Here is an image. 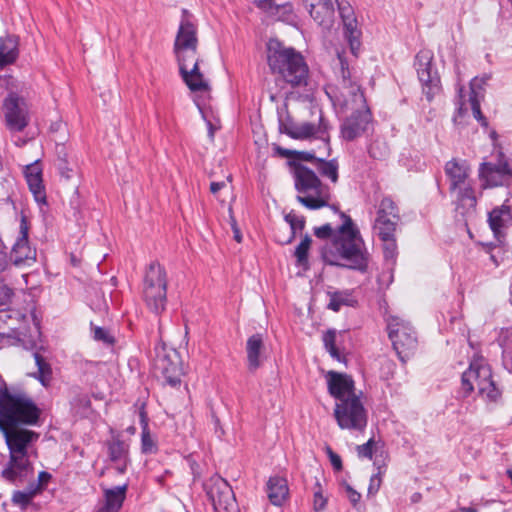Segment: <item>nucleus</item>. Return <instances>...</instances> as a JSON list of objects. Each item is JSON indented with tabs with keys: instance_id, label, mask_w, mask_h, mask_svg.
<instances>
[{
	"instance_id": "nucleus-1",
	"label": "nucleus",
	"mask_w": 512,
	"mask_h": 512,
	"mask_svg": "<svg viewBox=\"0 0 512 512\" xmlns=\"http://www.w3.org/2000/svg\"><path fill=\"white\" fill-rule=\"evenodd\" d=\"M336 74L339 86L336 92L327 95L343 112L351 111V114L341 125V135L347 141H353L367 130L372 114L367 105L364 92L361 88V73L350 65L345 57V52L337 53Z\"/></svg>"
},
{
	"instance_id": "nucleus-2",
	"label": "nucleus",
	"mask_w": 512,
	"mask_h": 512,
	"mask_svg": "<svg viewBox=\"0 0 512 512\" xmlns=\"http://www.w3.org/2000/svg\"><path fill=\"white\" fill-rule=\"evenodd\" d=\"M267 62L273 74H277L291 87L306 86L309 68L303 55L292 47H287L277 39L267 43Z\"/></svg>"
},
{
	"instance_id": "nucleus-3",
	"label": "nucleus",
	"mask_w": 512,
	"mask_h": 512,
	"mask_svg": "<svg viewBox=\"0 0 512 512\" xmlns=\"http://www.w3.org/2000/svg\"><path fill=\"white\" fill-rule=\"evenodd\" d=\"M17 427L5 426V429H0L10 454L7 466L3 469L1 475L12 484L23 482L33 473V467L28 456V446L38 438L37 433L27 429H17Z\"/></svg>"
},
{
	"instance_id": "nucleus-4",
	"label": "nucleus",
	"mask_w": 512,
	"mask_h": 512,
	"mask_svg": "<svg viewBox=\"0 0 512 512\" xmlns=\"http://www.w3.org/2000/svg\"><path fill=\"white\" fill-rule=\"evenodd\" d=\"M343 224L339 228V236L334 241V248L337 255L345 261V263L336 262L329 259L326 255L325 259L330 265L344 267L365 273L368 269L369 254L364 248V242L359 230L355 227L351 218L345 216Z\"/></svg>"
},
{
	"instance_id": "nucleus-5",
	"label": "nucleus",
	"mask_w": 512,
	"mask_h": 512,
	"mask_svg": "<svg viewBox=\"0 0 512 512\" xmlns=\"http://www.w3.org/2000/svg\"><path fill=\"white\" fill-rule=\"evenodd\" d=\"M41 410L32 398L21 390L0 386V429L5 426L35 425Z\"/></svg>"
},
{
	"instance_id": "nucleus-6",
	"label": "nucleus",
	"mask_w": 512,
	"mask_h": 512,
	"mask_svg": "<svg viewBox=\"0 0 512 512\" xmlns=\"http://www.w3.org/2000/svg\"><path fill=\"white\" fill-rule=\"evenodd\" d=\"M294 186L297 201L308 209L316 210L328 205L330 190L318 178L316 173L302 164H294Z\"/></svg>"
},
{
	"instance_id": "nucleus-7",
	"label": "nucleus",
	"mask_w": 512,
	"mask_h": 512,
	"mask_svg": "<svg viewBox=\"0 0 512 512\" xmlns=\"http://www.w3.org/2000/svg\"><path fill=\"white\" fill-rule=\"evenodd\" d=\"M400 219L397 204L391 197H383L377 208L373 233L382 241L386 259H393L397 254L395 233Z\"/></svg>"
},
{
	"instance_id": "nucleus-8",
	"label": "nucleus",
	"mask_w": 512,
	"mask_h": 512,
	"mask_svg": "<svg viewBox=\"0 0 512 512\" xmlns=\"http://www.w3.org/2000/svg\"><path fill=\"white\" fill-rule=\"evenodd\" d=\"M479 396L488 401H496L500 397V391L492 379V371L483 357L474 358L469 368L461 377V392L463 397H468L474 391L475 385Z\"/></svg>"
},
{
	"instance_id": "nucleus-9",
	"label": "nucleus",
	"mask_w": 512,
	"mask_h": 512,
	"mask_svg": "<svg viewBox=\"0 0 512 512\" xmlns=\"http://www.w3.org/2000/svg\"><path fill=\"white\" fill-rule=\"evenodd\" d=\"M445 173L450 180V191L457 192L456 211L466 215L476 207V196L473 188L467 182L469 168L465 162L452 159L445 164Z\"/></svg>"
},
{
	"instance_id": "nucleus-10",
	"label": "nucleus",
	"mask_w": 512,
	"mask_h": 512,
	"mask_svg": "<svg viewBox=\"0 0 512 512\" xmlns=\"http://www.w3.org/2000/svg\"><path fill=\"white\" fill-rule=\"evenodd\" d=\"M167 273L159 262H151L143 280V299L155 314L162 313L167 304Z\"/></svg>"
},
{
	"instance_id": "nucleus-11",
	"label": "nucleus",
	"mask_w": 512,
	"mask_h": 512,
	"mask_svg": "<svg viewBox=\"0 0 512 512\" xmlns=\"http://www.w3.org/2000/svg\"><path fill=\"white\" fill-rule=\"evenodd\" d=\"M334 417L341 429L354 431H363L368 421L367 411L357 395H351L337 402Z\"/></svg>"
},
{
	"instance_id": "nucleus-12",
	"label": "nucleus",
	"mask_w": 512,
	"mask_h": 512,
	"mask_svg": "<svg viewBox=\"0 0 512 512\" xmlns=\"http://www.w3.org/2000/svg\"><path fill=\"white\" fill-rule=\"evenodd\" d=\"M433 60L434 54L428 49L420 50L414 60V67L422 85V92L429 102L442 90L440 76Z\"/></svg>"
},
{
	"instance_id": "nucleus-13",
	"label": "nucleus",
	"mask_w": 512,
	"mask_h": 512,
	"mask_svg": "<svg viewBox=\"0 0 512 512\" xmlns=\"http://www.w3.org/2000/svg\"><path fill=\"white\" fill-rule=\"evenodd\" d=\"M387 329L398 358L405 363L417 347V338L412 327L399 317H391Z\"/></svg>"
},
{
	"instance_id": "nucleus-14",
	"label": "nucleus",
	"mask_w": 512,
	"mask_h": 512,
	"mask_svg": "<svg viewBox=\"0 0 512 512\" xmlns=\"http://www.w3.org/2000/svg\"><path fill=\"white\" fill-rule=\"evenodd\" d=\"M206 493L215 512H238L239 507L229 483L216 475L205 484Z\"/></svg>"
},
{
	"instance_id": "nucleus-15",
	"label": "nucleus",
	"mask_w": 512,
	"mask_h": 512,
	"mask_svg": "<svg viewBox=\"0 0 512 512\" xmlns=\"http://www.w3.org/2000/svg\"><path fill=\"white\" fill-rule=\"evenodd\" d=\"M6 127L10 131H23L29 123L28 109L24 98L10 92L3 101Z\"/></svg>"
},
{
	"instance_id": "nucleus-16",
	"label": "nucleus",
	"mask_w": 512,
	"mask_h": 512,
	"mask_svg": "<svg viewBox=\"0 0 512 512\" xmlns=\"http://www.w3.org/2000/svg\"><path fill=\"white\" fill-rule=\"evenodd\" d=\"M28 233L29 223L27 217L22 215L19 225V235L10 253V261L15 266H30L36 261V249L29 245Z\"/></svg>"
},
{
	"instance_id": "nucleus-17",
	"label": "nucleus",
	"mask_w": 512,
	"mask_h": 512,
	"mask_svg": "<svg viewBox=\"0 0 512 512\" xmlns=\"http://www.w3.org/2000/svg\"><path fill=\"white\" fill-rule=\"evenodd\" d=\"M281 131L293 139H308L314 137L328 140V125L322 116H320L318 125L310 122H289L281 126Z\"/></svg>"
},
{
	"instance_id": "nucleus-18",
	"label": "nucleus",
	"mask_w": 512,
	"mask_h": 512,
	"mask_svg": "<svg viewBox=\"0 0 512 512\" xmlns=\"http://www.w3.org/2000/svg\"><path fill=\"white\" fill-rule=\"evenodd\" d=\"M328 391L338 402L355 394V383L351 376L335 371H329Z\"/></svg>"
},
{
	"instance_id": "nucleus-19",
	"label": "nucleus",
	"mask_w": 512,
	"mask_h": 512,
	"mask_svg": "<svg viewBox=\"0 0 512 512\" xmlns=\"http://www.w3.org/2000/svg\"><path fill=\"white\" fill-rule=\"evenodd\" d=\"M480 175L485 177L487 182L492 186L502 185V179H497L496 176L510 177L512 176V168L509 165L508 158L500 152L498 154L497 163H482L480 167Z\"/></svg>"
},
{
	"instance_id": "nucleus-20",
	"label": "nucleus",
	"mask_w": 512,
	"mask_h": 512,
	"mask_svg": "<svg viewBox=\"0 0 512 512\" xmlns=\"http://www.w3.org/2000/svg\"><path fill=\"white\" fill-rule=\"evenodd\" d=\"M340 16L343 20L344 34L349 43L351 53L357 57L360 48L359 31L356 29V19L349 4L338 3Z\"/></svg>"
},
{
	"instance_id": "nucleus-21",
	"label": "nucleus",
	"mask_w": 512,
	"mask_h": 512,
	"mask_svg": "<svg viewBox=\"0 0 512 512\" xmlns=\"http://www.w3.org/2000/svg\"><path fill=\"white\" fill-rule=\"evenodd\" d=\"M155 369L171 387L180 385L182 369L179 361L172 360L168 355L158 356L155 360Z\"/></svg>"
},
{
	"instance_id": "nucleus-22",
	"label": "nucleus",
	"mask_w": 512,
	"mask_h": 512,
	"mask_svg": "<svg viewBox=\"0 0 512 512\" xmlns=\"http://www.w3.org/2000/svg\"><path fill=\"white\" fill-rule=\"evenodd\" d=\"M198 46L197 28L186 16L184 11L174 42V49L193 48Z\"/></svg>"
},
{
	"instance_id": "nucleus-23",
	"label": "nucleus",
	"mask_w": 512,
	"mask_h": 512,
	"mask_svg": "<svg viewBox=\"0 0 512 512\" xmlns=\"http://www.w3.org/2000/svg\"><path fill=\"white\" fill-rule=\"evenodd\" d=\"M25 178L35 200L38 203L45 204L46 193L42 180V169L37 162L26 166Z\"/></svg>"
},
{
	"instance_id": "nucleus-24",
	"label": "nucleus",
	"mask_w": 512,
	"mask_h": 512,
	"mask_svg": "<svg viewBox=\"0 0 512 512\" xmlns=\"http://www.w3.org/2000/svg\"><path fill=\"white\" fill-rule=\"evenodd\" d=\"M267 497L271 504L281 506L289 496V487L284 477L271 476L266 484Z\"/></svg>"
},
{
	"instance_id": "nucleus-25",
	"label": "nucleus",
	"mask_w": 512,
	"mask_h": 512,
	"mask_svg": "<svg viewBox=\"0 0 512 512\" xmlns=\"http://www.w3.org/2000/svg\"><path fill=\"white\" fill-rule=\"evenodd\" d=\"M488 222L496 237H499L503 229L512 225V212L510 206L502 204L494 208L488 215Z\"/></svg>"
},
{
	"instance_id": "nucleus-26",
	"label": "nucleus",
	"mask_w": 512,
	"mask_h": 512,
	"mask_svg": "<svg viewBox=\"0 0 512 512\" xmlns=\"http://www.w3.org/2000/svg\"><path fill=\"white\" fill-rule=\"evenodd\" d=\"M264 351V337L261 333L250 336L246 343L247 364L249 371H256L262 364L261 356Z\"/></svg>"
},
{
	"instance_id": "nucleus-27",
	"label": "nucleus",
	"mask_w": 512,
	"mask_h": 512,
	"mask_svg": "<svg viewBox=\"0 0 512 512\" xmlns=\"http://www.w3.org/2000/svg\"><path fill=\"white\" fill-rule=\"evenodd\" d=\"M26 316L19 310L11 308L0 309V336H10L20 328Z\"/></svg>"
},
{
	"instance_id": "nucleus-28",
	"label": "nucleus",
	"mask_w": 512,
	"mask_h": 512,
	"mask_svg": "<svg viewBox=\"0 0 512 512\" xmlns=\"http://www.w3.org/2000/svg\"><path fill=\"white\" fill-rule=\"evenodd\" d=\"M180 75L191 91H205L208 90V82L204 79V75L200 71L199 62H194L191 69L182 68Z\"/></svg>"
},
{
	"instance_id": "nucleus-29",
	"label": "nucleus",
	"mask_w": 512,
	"mask_h": 512,
	"mask_svg": "<svg viewBox=\"0 0 512 512\" xmlns=\"http://www.w3.org/2000/svg\"><path fill=\"white\" fill-rule=\"evenodd\" d=\"M18 38L6 35L0 38V69L12 64L18 57Z\"/></svg>"
},
{
	"instance_id": "nucleus-30",
	"label": "nucleus",
	"mask_w": 512,
	"mask_h": 512,
	"mask_svg": "<svg viewBox=\"0 0 512 512\" xmlns=\"http://www.w3.org/2000/svg\"><path fill=\"white\" fill-rule=\"evenodd\" d=\"M128 485L117 486L104 491V506L109 508L113 512H118L126 498Z\"/></svg>"
},
{
	"instance_id": "nucleus-31",
	"label": "nucleus",
	"mask_w": 512,
	"mask_h": 512,
	"mask_svg": "<svg viewBox=\"0 0 512 512\" xmlns=\"http://www.w3.org/2000/svg\"><path fill=\"white\" fill-rule=\"evenodd\" d=\"M327 295L329 297L327 308L334 312H339L342 306L353 307L357 303L351 290L328 292Z\"/></svg>"
},
{
	"instance_id": "nucleus-32",
	"label": "nucleus",
	"mask_w": 512,
	"mask_h": 512,
	"mask_svg": "<svg viewBox=\"0 0 512 512\" xmlns=\"http://www.w3.org/2000/svg\"><path fill=\"white\" fill-rule=\"evenodd\" d=\"M337 0H331V14L325 15L324 0H319L317 4H310L309 13L311 17L321 26L328 27L332 24L334 17V6Z\"/></svg>"
},
{
	"instance_id": "nucleus-33",
	"label": "nucleus",
	"mask_w": 512,
	"mask_h": 512,
	"mask_svg": "<svg viewBox=\"0 0 512 512\" xmlns=\"http://www.w3.org/2000/svg\"><path fill=\"white\" fill-rule=\"evenodd\" d=\"M108 451L111 461L121 462L126 460L128 446L119 437H115L108 443Z\"/></svg>"
},
{
	"instance_id": "nucleus-34",
	"label": "nucleus",
	"mask_w": 512,
	"mask_h": 512,
	"mask_svg": "<svg viewBox=\"0 0 512 512\" xmlns=\"http://www.w3.org/2000/svg\"><path fill=\"white\" fill-rule=\"evenodd\" d=\"M174 53L179 65V71H181L182 68H188L189 65H193L194 62H199L197 47L174 49Z\"/></svg>"
},
{
	"instance_id": "nucleus-35",
	"label": "nucleus",
	"mask_w": 512,
	"mask_h": 512,
	"mask_svg": "<svg viewBox=\"0 0 512 512\" xmlns=\"http://www.w3.org/2000/svg\"><path fill=\"white\" fill-rule=\"evenodd\" d=\"M35 363L37 365L38 371L35 374V377L40 381L43 386H47L50 383L52 376V369L49 363L43 358L39 353L33 354Z\"/></svg>"
},
{
	"instance_id": "nucleus-36",
	"label": "nucleus",
	"mask_w": 512,
	"mask_h": 512,
	"mask_svg": "<svg viewBox=\"0 0 512 512\" xmlns=\"http://www.w3.org/2000/svg\"><path fill=\"white\" fill-rule=\"evenodd\" d=\"M142 433H141V451L144 454H154L157 452V444L156 441L150 434L148 423L145 420V416L142 414Z\"/></svg>"
},
{
	"instance_id": "nucleus-37",
	"label": "nucleus",
	"mask_w": 512,
	"mask_h": 512,
	"mask_svg": "<svg viewBox=\"0 0 512 512\" xmlns=\"http://www.w3.org/2000/svg\"><path fill=\"white\" fill-rule=\"evenodd\" d=\"M384 451L382 450L380 455L376 454L374 460V466L377 468V473L373 474L370 478V483L368 487V494H376L382 483V474L386 471V465L383 462L380 464L379 457H383Z\"/></svg>"
},
{
	"instance_id": "nucleus-38",
	"label": "nucleus",
	"mask_w": 512,
	"mask_h": 512,
	"mask_svg": "<svg viewBox=\"0 0 512 512\" xmlns=\"http://www.w3.org/2000/svg\"><path fill=\"white\" fill-rule=\"evenodd\" d=\"M318 161V171L323 177L329 178L333 183H337L338 181V162L335 159L332 160H324L317 159Z\"/></svg>"
},
{
	"instance_id": "nucleus-39",
	"label": "nucleus",
	"mask_w": 512,
	"mask_h": 512,
	"mask_svg": "<svg viewBox=\"0 0 512 512\" xmlns=\"http://www.w3.org/2000/svg\"><path fill=\"white\" fill-rule=\"evenodd\" d=\"M284 219L290 226V236L286 241V243H289L295 237L297 231H302L304 229L305 218L296 214L294 211H290L285 215Z\"/></svg>"
},
{
	"instance_id": "nucleus-40",
	"label": "nucleus",
	"mask_w": 512,
	"mask_h": 512,
	"mask_svg": "<svg viewBox=\"0 0 512 512\" xmlns=\"http://www.w3.org/2000/svg\"><path fill=\"white\" fill-rule=\"evenodd\" d=\"M324 347L329 352L332 358L342 361V355L338 348L336 347V330L329 329L327 330L322 337Z\"/></svg>"
},
{
	"instance_id": "nucleus-41",
	"label": "nucleus",
	"mask_w": 512,
	"mask_h": 512,
	"mask_svg": "<svg viewBox=\"0 0 512 512\" xmlns=\"http://www.w3.org/2000/svg\"><path fill=\"white\" fill-rule=\"evenodd\" d=\"M482 97H483V95H481L479 93H474V92L469 93L468 102H469V105L472 110L474 118L480 123L481 126L487 127L488 126L487 119L482 114L481 107H480V98H482Z\"/></svg>"
},
{
	"instance_id": "nucleus-42",
	"label": "nucleus",
	"mask_w": 512,
	"mask_h": 512,
	"mask_svg": "<svg viewBox=\"0 0 512 512\" xmlns=\"http://www.w3.org/2000/svg\"><path fill=\"white\" fill-rule=\"evenodd\" d=\"M312 239L306 235L295 249V257L298 266L306 267L308 265V252Z\"/></svg>"
},
{
	"instance_id": "nucleus-43",
	"label": "nucleus",
	"mask_w": 512,
	"mask_h": 512,
	"mask_svg": "<svg viewBox=\"0 0 512 512\" xmlns=\"http://www.w3.org/2000/svg\"><path fill=\"white\" fill-rule=\"evenodd\" d=\"M37 494V489L30 487L29 491H14L12 495V503L19 506L22 510H25L31 503L34 496Z\"/></svg>"
},
{
	"instance_id": "nucleus-44",
	"label": "nucleus",
	"mask_w": 512,
	"mask_h": 512,
	"mask_svg": "<svg viewBox=\"0 0 512 512\" xmlns=\"http://www.w3.org/2000/svg\"><path fill=\"white\" fill-rule=\"evenodd\" d=\"M378 446L373 438H370L366 443L357 446L358 456L361 458L372 459L373 454L377 453Z\"/></svg>"
},
{
	"instance_id": "nucleus-45",
	"label": "nucleus",
	"mask_w": 512,
	"mask_h": 512,
	"mask_svg": "<svg viewBox=\"0 0 512 512\" xmlns=\"http://www.w3.org/2000/svg\"><path fill=\"white\" fill-rule=\"evenodd\" d=\"M13 296V288L5 282L3 277H0V306L10 303Z\"/></svg>"
},
{
	"instance_id": "nucleus-46",
	"label": "nucleus",
	"mask_w": 512,
	"mask_h": 512,
	"mask_svg": "<svg viewBox=\"0 0 512 512\" xmlns=\"http://www.w3.org/2000/svg\"><path fill=\"white\" fill-rule=\"evenodd\" d=\"M313 496V509L316 512L322 511L325 509L327 504V498H325L322 494V487L319 482H316Z\"/></svg>"
},
{
	"instance_id": "nucleus-47",
	"label": "nucleus",
	"mask_w": 512,
	"mask_h": 512,
	"mask_svg": "<svg viewBox=\"0 0 512 512\" xmlns=\"http://www.w3.org/2000/svg\"><path fill=\"white\" fill-rule=\"evenodd\" d=\"M93 338L96 341H102L106 344H112L114 342V339L111 335H109L108 331L101 327H93Z\"/></svg>"
},
{
	"instance_id": "nucleus-48",
	"label": "nucleus",
	"mask_w": 512,
	"mask_h": 512,
	"mask_svg": "<svg viewBox=\"0 0 512 512\" xmlns=\"http://www.w3.org/2000/svg\"><path fill=\"white\" fill-rule=\"evenodd\" d=\"M283 155L294 157L298 160L303 161H313L317 160L313 153L305 152V151H290V150H282Z\"/></svg>"
},
{
	"instance_id": "nucleus-49",
	"label": "nucleus",
	"mask_w": 512,
	"mask_h": 512,
	"mask_svg": "<svg viewBox=\"0 0 512 512\" xmlns=\"http://www.w3.org/2000/svg\"><path fill=\"white\" fill-rule=\"evenodd\" d=\"M490 79V75H484L483 77H475L470 82V93H479L478 90H482L483 86L486 85L487 81Z\"/></svg>"
},
{
	"instance_id": "nucleus-50",
	"label": "nucleus",
	"mask_w": 512,
	"mask_h": 512,
	"mask_svg": "<svg viewBox=\"0 0 512 512\" xmlns=\"http://www.w3.org/2000/svg\"><path fill=\"white\" fill-rule=\"evenodd\" d=\"M490 79V75H484L483 77H475L470 82V93H479L478 90H482L483 86L486 85L487 81Z\"/></svg>"
},
{
	"instance_id": "nucleus-51",
	"label": "nucleus",
	"mask_w": 512,
	"mask_h": 512,
	"mask_svg": "<svg viewBox=\"0 0 512 512\" xmlns=\"http://www.w3.org/2000/svg\"><path fill=\"white\" fill-rule=\"evenodd\" d=\"M490 79V75H484L483 77H475L470 82V93H479L478 90H482L483 86L486 85L487 81Z\"/></svg>"
},
{
	"instance_id": "nucleus-52",
	"label": "nucleus",
	"mask_w": 512,
	"mask_h": 512,
	"mask_svg": "<svg viewBox=\"0 0 512 512\" xmlns=\"http://www.w3.org/2000/svg\"><path fill=\"white\" fill-rule=\"evenodd\" d=\"M333 229L330 224L314 228V235L319 239H328L332 236Z\"/></svg>"
},
{
	"instance_id": "nucleus-53",
	"label": "nucleus",
	"mask_w": 512,
	"mask_h": 512,
	"mask_svg": "<svg viewBox=\"0 0 512 512\" xmlns=\"http://www.w3.org/2000/svg\"><path fill=\"white\" fill-rule=\"evenodd\" d=\"M52 476L50 473L46 471H41L38 475V484L37 485H31L33 489H37V494L41 492L44 487L48 484V482L51 480Z\"/></svg>"
},
{
	"instance_id": "nucleus-54",
	"label": "nucleus",
	"mask_w": 512,
	"mask_h": 512,
	"mask_svg": "<svg viewBox=\"0 0 512 512\" xmlns=\"http://www.w3.org/2000/svg\"><path fill=\"white\" fill-rule=\"evenodd\" d=\"M463 96V87H460L458 89V107H457V113L454 116V120L456 121L457 117H462L467 112L466 103L464 101Z\"/></svg>"
},
{
	"instance_id": "nucleus-55",
	"label": "nucleus",
	"mask_w": 512,
	"mask_h": 512,
	"mask_svg": "<svg viewBox=\"0 0 512 512\" xmlns=\"http://www.w3.org/2000/svg\"><path fill=\"white\" fill-rule=\"evenodd\" d=\"M72 404L81 409H88L91 406V401L87 394H79L74 398Z\"/></svg>"
},
{
	"instance_id": "nucleus-56",
	"label": "nucleus",
	"mask_w": 512,
	"mask_h": 512,
	"mask_svg": "<svg viewBox=\"0 0 512 512\" xmlns=\"http://www.w3.org/2000/svg\"><path fill=\"white\" fill-rule=\"evenodd\" d=\"M327 454L329 456V459H330V462H331V465L333 466V468L336 471L342 470L343 466H342L341 457L338 454H336L335 452H333V450L330 447H327Z\"/></svg>"
},
{
	"instance_id": "nucleus-57",
	"label": "nucleus",
	"mask_w": 512,
	"mask_h": 512,
	"mask_svg": "<svg viewBox=\"0 0 512 512\" xmlns=\"http://www.w3.org/2000/svg\"><path fill=\"white\" fill-rule=\"evenodd\" d=\"M344 487L349 501L352 503V505L356 506L361 499V494L354 490L352 486H350L347 483L345 484Z\"/></svg>"
},
{
	"instance_id": "nucleus-58",
	"label": "nucleus",
	"mask_w": 512,
	"mask_h": 512,
	"mask_svg": "<svg viewBox=\"0 0 512 512\" xmlns=\"http://www.w3.org/2000/svg\"><path fill=\"white\" fill-rule=\"evenodd\" d=\"M5 249H0V273L5 272L9 267V260Z\"/></svg>"
},
{
	"instance_id": "nucleus-59",
	"label": "nucleus",
	"mask_w": 512,
	"mask_h": 512,
	"mask_svg": "<svg viewBox=\"0 0 512 512\" xmlns=\"http://www.w3.org/2000/svg\"><path fill=\"white\" fill-rule=\"evenodd\" d=\"M377 145L378 143L377 142H374L370 145L369 147V154L371 157L373 158H382L386 155V151L384 152H377Z\"/></svg>"
},
{
	"instance_id": "nucleus-60",
	"label": "nucleus",
	"mask_w": 512,
	"mask_h": 512,
	"mask_svg": "<svg viewBox=\"0 0 512 512\" xmlns=\"http://www.w3.org/2000/svg\"><path fill=\"white\" fill-rule=\"evenodd\" d=\"M59 171H60V174L65 177L66 179H69L71 177V169L68 168L67 166V163L66 162H61L59 164Z\"/></svg>"
},
{
	"instance_id": "nucleus-61",
	"label": "nucleus",
	"mask_w": 512,
	"mask_h": 512,
	"mask_svg": "<svg viewBox=\"0 0 512 512\" xmlns=\"http://www.w3.org/2000/svg\"><path fill=\"white\" fill-rule=\"evenodd\" d=\"M225 186H226V183L224 181L211 182V184H210V191H211L212 194L215 195L218 191H220Z\"/></svg>"
},
{
	"instance_id": "nucleus-62",
	"label": "nucleus",
	"mask_w": 512,
	"mask_h": 512,
	"mask_svg": "<svg viewBox=\"0 0 512 512\" xmlns=\"http://www.w3.org/2000/svg\"><path fill=\"white\" fill-rule=\"evenodd\" d=\"M272 0H257V6L263 9H267L271 7Z\"/></svg>"
},
{
	"instance_id": "nucleus-63",
	"label": "nucleus",
	"mask_w": 512,
	"mask_h": 512,
	"mask_svg": "<svg viewBox=\"0 0 512 512\" xmlns=\"http://www.w3.org/2000/svg\"><path fill=\"white\" fill-rule=\"evenodd\" d=\"M324 5L326 6L324 11L325 15L329 16V14H331V0H324Z\"/></svg>"
},
{
	"instance_id": "nucleus-64",
	"label": "nucleus",
	"mask_w": 512,
	"mask_h": 512,
	"mask_svg": "<svg viewBox=\"0 0 512 512\" xmlns=\"http://www.w3.org/2000/svg\"><path fill=\"white\" fill-rule=\"evenodd\" d=\"M233 229H234V239L237 241V242H241V234H240V231L235 227V225H233Z\"/></svg>"
}]
</instances>
